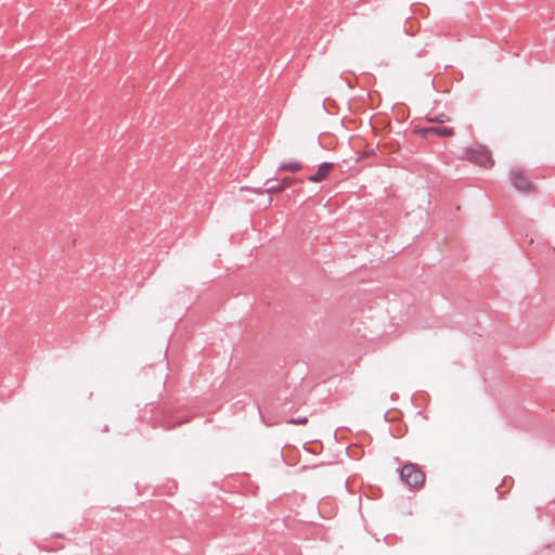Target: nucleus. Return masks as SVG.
I'll list each match as a JSON object with an SVG mask.
<instances>
[{
    "mask_svg": "<svg viewBox=\"0 0 555 555\" xmlns=\"http://www.w3.org/2000/svg\"><path fill=\"white\" fill-rule=\"evenodd\" d=\"M429 121H434V122H448L451 120L450 116L444 114V113H441L439 114L438 116L434 117V118H429L428 119Z\"/></svg>",
    "mask_w": 555,
    "mask_h": 555,
    "instance_id": "0eeeda50",
    "label": "nucleus"
},
{
    "mask_svg": "<svg viewBox=\"0 0 555 555\" xmlns=\"http://www.w3.org/2000/svg\"><path fill=\"white\" fill-rule=\"evenodd\" d=\"M415 132L426 139H428L431 134L439 137H452L454 134V130L452 128L444 126L418 128L415 130Z\"/></svg>",
    "mask_w": 555,
    "mask_h": 555,
    "instance_id": "20e7f679",
    "label": "nucleus"
},
{
    "mask_svg": "<svg viewBox=\"0 0 555 555\" xmlns=\"http://www.w3.org/2000/svg\"><path fill=\"white\" fill-rule=\"evenodd\" d=\"M300 169H301V165L299 163L283 164L280 167V170H282V171H292V172L299 171Z\"/></svg>",
    "mask_w": 555,
    "mask_h": 555,
    "instance_id": "423d86ee",
    "label": "nucleus"
},
{
    "mask_svg": "<svg viewBox=\"0 0 555 555\" xmlns=\"http://www.w3.org/2000/svg\"><path fill=\"white\" fill-rule=\"evenodd\" d=\"M332 169L333 164L323 163L322 165L319 166L318 171L314 175L310 176L308 179L309 181L314 183L322 182L330 176Z\"/></svg>",
    "mask_w": 555,
    "mask_h": 555,
    "instance_id": "39448f33",
    "label": "nucleus"
},
{
    "mask_svg": "<svg viewBox=\"0 0 555 555\" xmlns=\"http://www.w3.org/2000/svg\"><path fill=\"white\" fill-rule=\"evenodd\" d=\"M468 160L477 164L478 166L485 167V168H491L493 165V159L489 153L483 147H477V149H468L466 151V156Z\"/></svg>",
    "mask_w": 555,
    "mask_h": 555,
    "instance_id": "f03ea898",
    "label": "nucleus"
},
{
    "mask_svg": "<svg viewBox=\"0 0 555 555\" xmlns=\"http://www.w3.org/2000/svg\"><path fill=\"white\" fill-rule=\"evenodd\" d=\"M292 183H293V179L285 178V179H283L281 185H284V189H285L286 186L291 185Z\"/></svg>",
    "mask_w": 555,
    "mask_h": 555,
    "instance_id": "9d476101",
    "label": "nucleus"
},
{
    "mask_svg": "<svg viewBox=\"0 0 555 555\" xmlns=\"http://www.w3.org/2000/svg\"><path fill=\"white\" fill-rule=\"evenodd\" d=\"M284 190V185L274 184L268 189V193H280Z\"/></svg>",
    "mask_w": 555,
    "mask_h": 555,
    "instance_id": "1a4fd4ad",
    "label": "nucleus"
},
{
    "mask_svg": "<svg viewBox=\"0 0 555 555\" xmlns=\"http://www.w3.org/2000/svg\"><path fill=\"white\" fill-rule=\"evenodd\" d=\"M289 424L293 425H306L308 423L307 417H300V418H292L288 421Z\"/></svg>",
    "mask_w": 555,
    "mask_h": 555,
    "instance_id": "6e6552de",
    "label": "nucleus"
},
{
    "mask_svg": "<svg viewBox=\"0 0 555 555\" xmlns=\"http://www.w3.org/2000/svg\"><path fill=\"white\" fill-rule=\"evenodd\" d=\"M401 479L413 488H420L425 482L424 473L414 464H405L401 469Z\"/></svg>",
    "mask_w": 555,
    "mask_h": 555,
    "instance_id": "f257e3e1",
    "label": "nucleus"
},
{
    "mask_svg": "<svg viewBox=\"0 0 555 555\" xmlns=\"http://www.w3.org/2000/svg\"><path fill=\"white\" fill-rule=\"evenodd\" d=\"M511 180L514 186L520 192L528 193L533 190V183L528 179L521 168L511 170Z\"/></svg>",
    "mask_w": 555,
    "mask_h": 555,
    "instance_id": "7ed1b4c3",
    "label": "nucleus"
}]
</instances>
